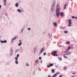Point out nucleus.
Instances as JSON below:
<instances>
[{"label":"nucleus","mask_w":77,"mask_h":77,"mask_svg":"<svg viewBox=\"0 0 77 77\" xmlns=\"http://www.w3.org/2000/svg\"><path fill=\"white\" fill-rule=\"evenodd\" d=\"M68 21H69V22H70L71 21H72V20H71V19H69L68 20Z\"/></svg>","instance_id":"28"},{"label":"nucleus","mask_w":77,"mask_h":77,"mask_svg":"<svg viewBox=\"0 0 77 77\" xmlns=\"http://www.w3.org/2000/svg\"><path fill=\"white\" fill-rule=\"evenodd\" d=\"M49 36H50V34H49Z\"/></svg>","instance_id":"51"},{"label":"nucleus","mask_w":77,"mask_h":77,"mask_svg":"<svg viewBox=\"0 0 77 77\" xmlns=\"http://www.w3.org/2000/svg\"><path fill=\"white\" fill-rule=\"evenodd\" d=\"M4 43H6V42H7V41H6V40H4Z\"/></svg>","instance_id":"25"},{"label":"nucleus","mask_w":77,"mask_h":77,"mask_svg":"<svg viewBox=\"0 0 77 77\" xmlns=\"http://www.w3.org/2000/svg\"><path fill=\"white\" fill-rule=\"evenodd\" d=\"M48 77H51V76H50V75H48Z\"/></svg>","instance_id":"45"},{"label":"nucleus","mask_w":77,"mask_h":77,"mask_svg":"<svg viewBox=\"0 0 77 77\" xmlns=\"http://www.w3.org/2000/svg\"><path fill=\"white\" fill-rule=\"evenodd\" d=\"M70 49H71V47H69V46H68V49H66V51H69V50Z\"/></svg>","instance_id":"6"},{"label":"nucleus","mask_w":77,"mask_h":77,"mask_svg":"<svg viewBox=\"0 0 77 77\" xmlns=\"http://www.w3.org/2000/svg\"><path fill=\"white\" fill-rule=\"evenodd\" d=\"M59 60H62V58H59Z\"/></svg>","instance_id":"29"},{"label":"nucleus","mask_w":77,"mask_h":77,"mask_svg":"<svg viewBox=\"0 0 77 77\" xmlns=\"http://www.w3.org/2000/svg\"><path fill=\"white\" fill-rule=\"evenodd\" d=\"M18 51V50H17L16 51V53H17Z\"/></svg>","instance_id":"37"},{"label":"nucleus","mask_w":77,"mask_h":77,"mask_svg":"<svg viewBox=\"0 0 77 77\" xmlns=\"http://www.w3.org/2000/svg\"><path fill=\"white\" fill-rule=\"evenodd\" d=\"M53 24L55 27H56L57 25V23H53Z\"/></svg>","instance_id":"11"},{"label":"nucleus","mask_w":77,"mask_h":77,"mask_svg":"<svg viewBox=\"0 0 77 77\" xmlns=\"http://www.w3.org/2000/svg\"><path fill=\"white\" fill-rule=\"evenodd\" d=\"M72 25L71 24H68V26H69V27H70Z\"/></svg>","instance_id":"24"},{"label":"nucleus","mask_w":77,"mask_h":77,"mask_svg":"<svg viewBox=\"0 0 77 77\" xmlns=\"http://www.w3.org/2000/svg\"><path fill=\"white\" fill-rule=\"evenodd\" d=\"M51 36H50V38L51 37Z\"/></svg>","instance_id":"52"},{"label":"nucleus","mask_w":77,"mask_h":77,"mask_svg":"<svg viewBox=\"0 0 77 77\" xmlns=\"http://www.w3.org/2000/svg\"><path fill=\"white\" fill-rule=\"evenodd\" d=\"M75 19H77V17H75Z\"/></svg>","instance_id":"42"},{"label":"nucleus","mask_w":77,"mask_h":77,"mask_svg":"<svg viewBox=\"0 0 77 77\" xmlns=\"http://www.w3.org/2000/svg\"><path fill=\"white\" fill-rule=\"evenodd\" d=\"M17 11H18V12H19V13H20V12H21V10H20L19 9H18L17 10Z\"/></svg>","instance_id":"19"},{"label":"nucleus","mask_w":77,"mask_h":77,"mask_svg":"<svg viewBox=\"0 0 77 77\" xmlns=\"http://www.w3.org/2000/svg\"><path fill=\"white\" fill-rule=\"evenodd\" d=\"M39 59H40V60H41V59L42 58L41 57H39Z\"/></svg>","instance_id":"38"},{"label":"nucleus","mask_w":77,"mask_h":77,"mask_svg":"<svg viewBox=\"0 0 77 77\" xmlns=\"http://www.w3.org/2000/svg\"><path fill=\"white\" fill-rule=\"evenodd\" d=\"M75 74V73H72V74Z\"/></svg>","instance_id":"46"},{"label":"nucleus","mask_w":77,"mask_h":77,"mask_svg":"<svg viewBox=\"0 0 77 77\" xmlns=\"http://www.w3.org/2000/svg\"><path fill=\"white\" fill-rule=\"evenodd\" d=\"M6 16H8V14H7V13H6Z\"/></svg>","instance_id":"44"},{"label":"nucleus","mask_w":77,"mask_h":77,"mask_svg":"<svg viewBox=\"0 0 77 77\" xmlns=\"http://www.w3.org/2000/svg\"><path fill=\"white\" fill-rule=\"evenodd\" d=\"M64 32L65 33H68V31H64Z\"/></svg>","instance_id":"18"},{"label":"nucleus","mask_w":77,"mask_h":77,"mask_svg":"<svg viewBox=\"0 0 77 77\" xmlns=\"http://www.w3.org/2000/svg\"><path fill=\"white\" fill-rule=\"evenodd\" d=\"M63 55L64 57V58H65V59H67V58H68V57H67L66 56H65V54H64Z\"/></svg>","instance_id":"10"},{"label":"nucleus","mask_w":77,"mask_h":77,"mask_svg":"<svg viewBox=\"0 0 77 77\" xmlns=\"http://www.w3.org/2000/svg\"><path fill=\"white\" fill-rule=\"evenodd\" d=\"M28 29L29 30H30L31 29L30 28H28Z\"/></svg>","instance_id":"41"},{"label":"nucleus","mask_w":77,"mask_h":77,"mask_svg":"<svg viewBox=\"0 0 77 77\" xmlns=\"http://www.w3.org/2000/svg\"><path fill=\"white\" fill-rule=\"evenodd\" d=\"M74 77V76H72V77Z\"/></svg>","instance_id":"49"},{"label":"nucleus","mask_w":77,"mask_h":77,"mask_svg":"<svg viewBox=\"0 0 77 77\" xmlns=\"http://www.w3.org/2000/svg\"><path fill=\"white\" fill-rule=\"evenodd\" d=\"M1 42H2V43H4V41H1Z\"/></svg>","instance_id":"32"},{"label":"nucleus","mask_w":77,"mask_h":77,"mask_svg":"<svg viewBox=\"0 0 77 77\" xmlns=\"http://www.w3.org/2000/svg\"><path fill=\"white\" fill-rule=\"evenodd\" d=\"M54 5H52V6H54V5H55V2H54Z\"/></svg>","instance_id":"22"},{"label":"nucleus","mask_w":77,"mask_h":77,"mask_svg":"<svg viewBox=\"0 0 77 77\" xmlns=\"http://www.w3.org/2000/svg\"><path fill=\"white\" fill-rule=\"evenodd\" d=\"M72 18H73V19H74L75 18V17L74 16H72Z\"/></svg>","instance_id":"30"},{"label":"nucleus","mask_w":77,"mask_h":77,"mask_svg":"<svg viewBox=\"0 0 77 77\" xmlns=\"http://www.w3.org/2000/svg\"><path fill=\"white\" fill-rule=\"evenodd\" d=\"M19 42H21V40H19Z\"/></svg>","instance_id":"40"},{"label":"nucleus","mask_w":77,"mask_h":77,"mask_svg":"<svg viewBox=\"0 0 77 77\" xmlns=\"http://www.w3.org/2000/svg\"><path fill=\"white\" fill-rule=\"evenodd\" d=\"M68 54H70V53H68L66 54V55L67 56V55H68Z\"/></svg>","instance_id":"26"},{"label":"nucleus","mask_w":77,"mask_h":77,"mask_svg":"<svg viewBox=\"0 0 77 77\" xmlns=\"http://www.w3.org/2000/svg\"><path fill=\"white\" fill-rule=\"evenodd\" d=\"M43 54H44V56H45L46 55V53H44Z\"/></svg>","instance_id":"31"},{"label":"nucleus","mask_w":77,"mask_h":77,"mask_svg":"<svg viewBox=\"0 0 77 77\" xmlns=\"http://www.w3.org/2000/svg\"><path fill=\"white\" fill-rule=\"evenodd\" d=\"M21 42H20V43L18 44V46H20L21 45Z\"/></svg>","instance_id":"16"},{"label":"nucleus","mask_w":77,"mask_h":77,"mask_svg":"<svg viewBox=\"0 0 77 77\" xmlns=\"http://www.w3.org/2000/svg\"><path fill=\"white\" fill-rule=\"evenodd\" d=\"M67 6V5L66 4L64 5V10L66 9V7Z\"/></svg>","instance_id":"8"},{"label":"nucleus","mask_w":77,"mask_h":77,"mask_svg":"<svg viewBox=\"0 0 77 77\" xmlns=\"http://www.w3.org/2000/svg\"><path fill=\"white\" fill-rule=\"evenodd\" d=\"M60 8H59L57 9L56 11V15L57 16L58 18H59V10Z\"/></svg>","instance_id":"1"},{"label":"nucleus","mask_w":77,"mask_h":77,"mask_svg":"<svg viewBox=\"0 0 77 77\" xmlns=\"http://www.w3.org/2000/svg\"><path fill=\"white\" fill-rule=\"evenodd\" d=\"M56 74H57H57H60V72H58V73H56Z\"/></svg>","instance_id":"35"},{"label":"nucleus","mask_w":77,"mask_h":77,"mask_svg":"<svg viewBox=\"0 0 77 77\" xmlns=\"http://www.w3.org/2000/svg\"><path fill=\"white\" fill-rule=\"evenodd\" d=\"M35 63H38V60H36L35 61Z\"/></svg>","instance_id":"36"},{"label":"nucleus","mask_w":77,"mask_h":77,"mask_svg":"<svg viewBox=\"0 0 77 77\" xmlns=\"http://www.w3.org/2000/svg\"><path fill=\"white\" fill-rule=\"evenodd\" d=\"M51 71L52 73H54V72H55V71H54V69H51Z\"/></svg>","instance_id":"7"},{"label":"nucleus","mask_w":77,"mask_h":77,"mask_svg":"<svg viewBox=\"0 0 77 77\" xmlns=\"http://www.w3.org/2000/svg\"><path fill=\"white\" fill-rule=\"evenodd\" d=\"M53 66V63H51L49 65H47V68H50V66Z\"/></svg>","instance_id":"3"},{"label":"nucleus","mask_w":77,"mask_h":77,"mask_svg":"<svg viewBox=\"0 0 77 77\" xmlns=\"http://www.w3.org/2000/svg\"><path fill=\"white\" fill-rule=\"evenodd\" d=\"M15 62L16 64H18V61L16 60Z\"/></svg>","instance_id":"21"},{"label":"nucleus","mask_w":77,"mask_h":77,"mask_svg":"<svg viewBox=\"0 0 77 77\" xmlns=\"http://www.w3.org/2000/svg\"><path fill=\"white\" fill-rule=\"evenodd\" d=\"M52 10H53V8H52Z\"/></svg>","instance_id":"50"},{"label":"nucleus","mask_w":77,"mask_h":77,"mask_svg":"<svg viewBox=\"0 0 77 77\" xmlns=\"http://www.w3.org/2000/svg\"><path fill=\"white\" fill-rule=\"evenodd\" d=\"M67 52H68V51H65V53H67Z\"/></svg>","instance_id":"47"},{"label":"nucleus","mask_w":77,"mask_h":77,"mask_svg":"<svg viewBox=\"0 0 77 77\" xmlns=\"http://www.w3.org/2000/svg\"><path fill=\"white\" fill-rule=\"evenodd\" d=\"M62 77V75H60L59 76V77Z\"/></svg>","instance_id":"39"},{"label":"nucleus","mask_w":77,"mask_h":77,"mask_svg":"<svg viewBox=\"0 0 77 77\" xmlns=\"http://www.w3.org/2000/svg\"><path fill=\"white\" fill-rule=\"evenodd\" d=\"M15 59L16 60H18V57H16L15 58Z\"/></svg>","instance_id":"23"},{"label":"nucleus","mask_w":77,"mask_h":77,"mask_svg":"<svg viewBox=\"0 0 77 77\" xmlns=\"http://www.w3.org/2000/svg\"><path fill=\"white\" fill-rule=\"evenodd\" d=\"M43 51H44V49L42 48L41 49V50L40 51V52L42 53V52H43Z\"/></svg>","instance_id":"12"},{"label":"nucleus","mask_w":77,"mask_h":77,"mask_svg":"<svg viewBox=\"0 0 77 77\" xmlns=\"http://www.w3.org/2000/svg\"><path fill=\"white\" fill-rule=\"evenodd\" d=\"M60 15H61V17H63V14L62 12H61L60 13Z\"/></svg>","instance_id":"13"},{"label":"nucleus","mask_w":77,"mask_h":77,"mask_svg":"<svg viewBox=\"0 0 77 77\" xmlns=\"http://www.w3.org/2000/svg\"><path fill=\"white\" fill-rule=\"evenodd\" d=\"M17 57H19V54H17Z\"/></svg>","instance_id":"34"},{"label":"nucleus","mask_w":77,"mask_h":77,"mask_svg":"<svg viewBox=\"0 0 77 77\" xmlns=\"http://www.w3.org/2000/svg\"><path fill=\"white\" fill-rule=\"evenodd\" d=\"M2 8V5H0V8Z\"/></svg>","instance_id":"43"},{"label":"nucleus","mask_w":77,"mask_h":77,"mask_svg":"<svg viewBox=\"0 0 77 77\" xmlns=\"http://www.w3.org/2000/svg\"><path fill=\"white\" fill-rule=\"evenodd\" d=\"M15 6H16V7H18V4L17 3H16L15 4Z\"/></svg>","instance_id":"17"},{"label":"nucleus","mask_w":77,"mask_h":77,"mask_svg":"<svg viewBox=\"0 0 77 77\" xmlns=\"http://www.w3.org/2000/svg\"><path fill=\"white\" fill-rule=\"evenodd\" d=\"M57 7L58 6V4H57Z\"/></svg>","instance_id":"48"},{"label":"nucleus","mask_w":77,"mask_h":77,"mask_svg":"<svg viewBox=\"0 0 77 77\" xmlns=\"http://www.w3.org/2000/svg\"><path fill=\"white\" fill-rule=\"evenodd\" d=\"M53 53H51V54H52L54 56H58V55L57 54H57V52L55 51H53Z\"/></svg>","instance_id":"2"},{"label":"nucleus","mask_w":77,"mask_h":77,"mask_svg":"<svg viewBox=\"0 0 77 77\" xmlns=\"http://www.w3.org/2000/svg\"><path fill=\"white\" fill-rule=\"evenodd\" d=\"M29 65V64H28V63H26V66H28Z\"/></svg>","instance_id":"27"},{"label":"nucleus","mask_w":77,"mask_h":77,"mask_svg":"<svg viewBox=\"0 0 77 77\" xmlns=\"http://www.w3.org/2000/svg\"><path fill=\"white\" fill-rule=\"evenodd\" d=\"M63 69H64L65 70H66L67 68H66V67L65 66L63 67Z\"/></svg>","instance_id":"14"},{"label":"nucleus","mask_w":77,"mask_h":77,"mask_svg":"<svg viewBox=\"0 0 77 77\" xmlns=\"http://www.w3.org/2000/svg\"><path fill=\"white\" fill-rule=\"evenodd\" d=\"M4 5L5 6H6V0H4Z\"/></svg>","instance_id":"5"},{"label":"nucleus","mask_w":77,"mask_h":77,"mask_svg":"<svg viewBox=\"0 0 77 77\" xmlns=\"http://www.w3.org/2000/svg\"><path fill=\"white\" fill-rule=\"evenodd\" d=\"M11 53H12H12L13 52V50L12 49V48H11Z\"/></svg>","instance_id":"20"},{"label":"nucleus","mask_w":77,"mask_h":77,"mask_svg":"<svg viewBox=\"0 0 77 77\" xmlns=\"http://www.w3.org/2000/svg\"><path fill=\"white\" fill-rule=\"evenodd\" d=\"M17 38V36H15L14 37L11 39V42H12V41H13V40H15V39H16Z\"/></svg>","instance_id":"4"},{"label":"nucleus","mask_w":77,"mask_h":77,"mask_svg":"<svg viewBox=\"0 0 77 77\" xmlns=\"http://www.w3.org/2000/svg\"><path fill=\"white\" fill-rule=\"evenodd\" d=\"M66 44H70V42H69V41L66 42Z\"/></svg>","instance_id":"15"},{"label":"nucleus","mask_w":77,"mask_h":77,"mask_svg":"<svg viewBox=\"0 0 77 77\" xmlns=\"http://www.w3.org/2000/svg\"><path fill=\"white\" fill-rule=\"evenodd\" d=\"M64 28H65V27H64V28H63V29H64Z\"/></svg>","instance_id":"53"},{"label":"nucleus","mask_w":77,"mask_h":77,"mask_svg":"<svg viewBox=\"0 0 77 77\" xmlns=\"http://www.w3.org/2000/svg\"><path fill=\"white\" fill-rule=\"evenodd\" d=\"M72 22H69V24H72Z\"/></svg>","instance_id":"33"},{"label":"nucleus","mask_w":77,"mask_h":77,"mask_svg":"<svg viewBox=\"0 0 77 77\" xmlns=\"http://www.w3.org/2000/svg\"><path fill=\"white\" fill-rule=\"evenodd\" d=\"M57 76V74L56 73L55 74L53 75V76H52V77H56Z\"/></svg>","instance_id":"9"}]
</instances>
